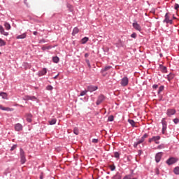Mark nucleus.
<instances>
[{
  "mask_svg": "<svg viewBox=\"0 0 179 179\" xmlns=\"http://www.w3.org/2000/svg\"><path fill=\"white\" fill-rule=\"evenodd\" d=\"M161 139L160 136H152V138H150L148 140V143H155V144L158 145L159 144V141Z\"/></svg>",
  "mask_w": 179,
  "mask_h": 179,
  "instance_id": "f257e3e1",
  "label": "nucleus"
},
{
  "mask_svg": "<svg viewBox=\"0 0 179 179\" xmlns=\"http://www.w3.org/2000/svg\"><path fill=\"white\" fill-rule=\"evenodd\" d=\"M178 160H179L178 158H175L174 157H171L170 158H169V159H167L166 163L169 166H171V165L177 163L178 162Z\"/></svg>",
  "mask_w": 179,
  "mask_h": 179,
  "instance_id": "f03ea898",
  "label": "nucleus"
},
{
  "mask_svg": "<svg viewBox=\"0 0 179 179\" xmlns=\"http://www.w3.org/2000/svg\"><path fill=\"white\" fill-rule=\"evenodd\" d=\"M165 120H166L165 118H163L162 120V134L163 135H165L167 130V122Z\"/></svg>",
  "mask_w": 179,
  "mask_h": 179,
  "instance_id": "7ed1b4c3",
  "label": "nucleus"
},
{
  "mask_svg": "<svg viewBox=\"0 0 179 179\" xmlns=\"http://www.w3.org/2000/svg\"><path fill=\"white\" fill-rule=\"evenodd\" d=\"M20 158H21V164H25L27 159L25 157L24 150L22 148H20Z\"/></svg>",
  "mask_w": 179,
  "mask_h": 179,
  "instance_id": "20e7f679",
  "label": "nucleus"
},
{
  "mask_svg": "<svg viewBox=\"0 0 179 179\" xmlns=\"http://www.w3.org/2000/svg\"><path fill=\"white\" fill-rule=\"evenodd\" d=\"M99 90L98 86H94V85H89L87 87V92L92 93L94 92H96Z\"/></svg>",
  "mask_w": 179,
  "mask_h": 179,
  "instance_id": "39448f33",
  "label": "nucleus"
},
{
  "mask_svg": "<svg viewBox=\"0 0 179 179\" xmlns=\"http://www.w3.org/2000/svg\"><path fill=\"white\" fill-rule=\"evenodd\" d=\"M22 100L34 101L37 100V97L35 96L25 95L24 97H22Z\"/></svg>",
  "mask_w": 179,
  "mask_h": 179,
  "instance_id": "423d86ee",
  "label": "nucleus"
},
{
  "mask_svg": "<svg viewBox=\"0 0 179 179\" xmlns=\"http://www.w3.org/2000/svg\"><path fill=\"white\" fill-rule=\"evenodd\" d=\"M120 85L122 87H125L129 85V78L127 76L123 77L121 80Z\"/></svg>",
  "mask_w": 179,
  "mask_h": 179,
  "instance_id": "0eeeda50",
  "label": "nucleus"
},
{
  "mask_svg": "<svg viewBox=\"0 0 179 179\" xmlns=\"http://www.w3.org/2000/svg\"><path fill=\"white\" fill-rule=\"evenodd\" d=\"M105 100V96L103 94H100L98 96L97 101L96 102V104L97 106H99L101 103H103V101Z\"/></svg>",
  "mask_w": 179,
  "mask_h": 179,
  "instance_id": "6e6552de",
  "label": "nucleus"
},
{
  "mask_svg": "<svg viewBox=\"0 0 179 179\" xmlns=\"http://www.w3.org/2000/svg\"><path fill=\"white\" fill-rule=\"evenodd\" d=\"M163 152H159L155 155V162L157 163H159L161 161V159L162 157Z\"/></svg>",
  "mask_w": 179,
  "mask_h": 179,
  "instance_id": "1a4fd4ad",
  "label": "nucleus"
},
{
  "mask_svg": "<svg viewBox=\"0 0 179 179\" xmlns=\"http://www.w3.org/2000/svg\"><path fill=\"white\" fill-rule=\"evenodd\" d=\"M47 73H48V69L43 68L41 71H39L37 73V75H38V77H41V76L46 75Z\"/></svg>",
  "mask_w": 179,
  "mask_h": 179,
  "instance_id": "9d476101",
  "label": "nucleus"
},
{
  "mask_svg": "<svg viewBox=\"0 0 179 179\" xmlns=\"http://www.w3.org/2000/svg\"><path fill=\"white\" fill-rule=\"evenodd\" d=\"M176 113V109H171V108L167 109L166 115L169 117H171V116L174 115Z\"/></svg>",
  "mask_w": 179,
  "mask_h": 179,
  "instance_id": "9b49d317",
  "label": "nucleus"
},
{
  "mask_svg": "<svg viewBox=\"0 0 179 179\" xmlns=\"http://www.w3.org/2000/svg\"><path fill=\"white\" fill-rule=\"evenodd\" d=\"M133 27L135 29V30H137L138 31H141L142 28L139 24H138L137 22H135L132 24Z\"/></svg>",
  "mask_w": 179,
  "mask_h": 179,
  "instance_id": "f8f14e48",
  "label": "nucleus"
},
{
  "mask_svg": "<svg viewBox=\"0 0 179 179\" xmlns=\"http://www.w3.org/2000/svg\"><path fill=\"white\" fill-rule=\"evenodd\" d=\"M15 129L17 131V132H20V131H22L23 129V126L20 124L17 123L15 125Z\"/></svg>",
  "mask_w": 179,
  "mask_h": 179,
  "instance_id": "ddd939ff",
  "label": "nucleus"
},
{
  "mask_svg": "<svg viewBox=\"0 0 179 179\" xmlns=\"http://www.w3.org/2000/svg\"><path fill=\"white\" fill-rule=\"evenodd\" d=\"M0 34L1 35H3L4 36H8L9 35L8 32H6L4 31L3 27H2V25H0Z\"/></svg>",
  "mask_w": 179,
  "mask_h": 179,
  "instance_id": "4468645a",
  "label": "nucleus"
},
{
  "mask_svg": "<svg viewBox=\"0 0 179 179\" xmlns=\"http://www.w3.org/2000/svg\"><path fill=\"white\" fill-rule=\"evenodd\" d=\"M144 143V141L141 138V139H139L138 141H137L136 142H134V148H136L138 146V145H140V144H141V143Z\"/></svg>",
  "mask_w": 179,
  "mask_h": 179,
  "instance_id": "2eb2a0df",
  "label": "nucleus"
},
{
  "mask_svg": "<svg viewBox=\"0 0 179 179\" xmlns=\"http://www.w3.org/2000/svg\"><path fill=\"white\" fill-rule=\"evenodd\" d=\"M27 38V33H24L21 35H19L16 37L17 40L19 39H25Z\"/></svg>",
  "mask_w": 179,
  "mask_h": 179,
  "instance_id": "dca6fc26",
  "label": "nucleus"
},
{
  "mask_svg": "<svg viewBox=\"0 0 179 179\" xmlns=\"http://www.w3.org/2000/svg\"><path fill=\"white\" fill-rule=\"evenodd\" d=\"M0 96H1L3 99L8 100V94L6 92H0Z\"/></svg>",
  "mask_w": 179,
  "mask_h": 179,
  "instance_id": "f3484780",
  "label": "nucleus"
},
{
  "mask_svg": "<svg viewBox=\"0 0 179 179\" xmlns=\"http://www.w3.org/2000/svg\"><path fill=\"white\" fill-rule=\"evenodd\" d=\"M89 41L88 37H84L81 39V44L85 45Z\"/></svg>",
  "mask_w": 179,
  "mask_h": 179,
  "instance_id": "a211bd4d",
  "label": "nucleus"
},
{
  "mask_svg": "<svg viewBox=\"0 0 179 179\" xmlns=\"http://www.w3.org/2000/svg\"><path fill=\"white\" fill-rule=\"evenodd\" d=\"M159 69L163 73H166L167 72V68L166 66H164L163 65L160 64L159 65Z\"/></svg>",
  "mask_w": 179,
  "mask_h": 179,
  "instance_id": "6ab92c4d",
  "label": "nucleus"
},
{
  "mask_svg": "<svg viewBox=\"0 0 179 179\" xmlns=\"http://www.w3.org/2000/svg\"><path fill=\"white\" fill-rule=\"evenodd\" d=\"M128 122L131 125L132 127H137L136 126V122L133 120H128Z\"/></svg>",
  "mask_w": 179,
  "mask_h": 179,
  "instance_id": "aec40b11",
  "label": "nucleus"
},
{
  "mask_svg": "<svg viewBox=\"0 0 179 179\" xmlns=\"http://www.w3.org/2000/svg\"><path fill=\"white\" fill-rule=\"evenodd\" d=\"M175 77V75L173 73H170L167 76V78L169 80V82H171Z\"/></svg>",
  "mask_w": 179,
  "mask_h": 179,
  "instance_id": "412c9836",
  "label": "nucleus"
},
{
  "mask_svg": "<svg viewBox=\"0 0 179 179\" xmlns=\"http://www.w3.org/2000/svg\"><path fill=\"white\" fill-rule=\"evenodd\" d=\"M78 33H79V29L78 27H74V29H73V36H76Z\"/></svg>",
  "mask_w": 179,
  "mask_h": 179,
  "instance_id": "4be33fe9",
  "label": "nucleus"
},
{
  "mask_svg": "<svg viewBox=\"0 0 179 179\" xmlns=\"http://www.w3.org/2000/svg\"><path fill=\"white\" fill-rule=\"evenodd\" d=\"M87 92H88V91L87 90H83V91L80 92L78 96H84L87 95Z\"/></svg>",
  "mask_w": 179,
  "mask_h": 179,
  "instance_id": "5701e85b",
  "label": "nucleus"
},
{
  "mask_svg": "<svg viewBox=\"0 0 179 179\" xmlns=\"http://www.w3.org/2000/svg\"><path fill=\"white\" fill-rule=\"evenodd\" d=\"M111 68H112V66H106L105 68L102 69L101 70V72L103 73V72L110 70Z\"/></svg>",
  "mask_w": 179,
  "mask_h": 179,
  "instance_id": "b1692460",
  "label": "nucleus"
},
{
  "mask_svg": "<svg viewBox=\"0 0 179 179\" xmlns=\"http://www.w3.org/2000/svg\"><path fill=\"white\" fill-rule=\"evenodd\" d=\"M166 148H167V145L164 144V143H162V144H160L157 146V149H159V150H162V149H164Z\"/></svg>",
  "mask_w": 179,
  "mask_h": 179,
  "instance_id": "393cba45",
  "label": "nucleus"
},
{
  "mask_svg": "<svg viewBox=\"0 0 179 179\" xmlns=\"http://www.w3.org/2000/svg\"><path fill=\"white\" fill-rule=\"evenodd\" d=\"M0 109L3 111H11L10 108H4L2 105H0Z\"/></svg>",
  "mask_w": 179,
  "mask_h": 179,
  "instance_id": "a878e982",
  "label": "nucleus"
},
{
  "mask_svg": "<svg viewBox=\"0 0 179 179\" xmlns=\"http://www.w3.org/2000/svg\"><path fill=\"white\" fill-rule=\"evenodd\" d=\"M52 48V47L51 45H48V46H43L41 48L43 51H45L47 50H51Z\"/></svg>",
  "mask_w": 179,
  "mask_h": 179,
  "instance_id": "bb28decb",
  "label": "nucleus"
},
{
  "mask_svg": "<svg viewBox=\"0 0 179 179\" xmlns=\"http://www.w3.org/2000/svg\"><path fill=\"white\" fill-rule=\"evenodd\" d=\"M52 61L54 63L57 64L59 62V59L57 57V56H54L52 57Z\"/></svg>",
  "mask_w": 179,
  "mask_h": 179,
  "instance_id": "cd10ccee",
  "label": "nucleus"
},
{
  "mask_svg": "<svg viewBox=\"0 0 179 179\" xmlns=\"http://www.w3.org/2000/svg\"><path fill=\"white\" fill-rule=\"evenodd\" d=\"M173 173L176 175H179V166H176L175 169H173Z\"/></svg>",
  "mask_w": 179,
  "mask_h": 179,
  "instance_id": "c85d7f7f",
  "label": "nucleus"
},
{
  "mask_svg": "<svg viewBox=\"0 0 179 179\" xmlns=\"http://www.w3.org/2000/svg\"><path fill=\"white\" fill-rule=\"evenodd\" d=\"M169 13H167L166 15H165V19L163 21V22H167L169 20H170V17L169 16Z\"/></svg>",
  "mask_w": 179,
  "mask_h": 179,
  "instance_id": "c756f323",
  "label": "nucleus"
},
{
  "mask_svg": "<svg viewBox=\"0 0 179 179\" xmlns=\"http://www.w3.org/2000/svg\"><path fill=\"white\" fill-rule=\"evenodd\" d=\"M113 178V179H122V176L120 175V173H117V174L115 176H114Z\"/></svg>",
  "mask_w": 179,
  "mask_h": 179,
  "instance_id": "7c9ffc66",
  "label": "nucleus"
},
{
  "mask_svg": "<svg viewBox=\"0 0 179 179\" xmlns=\"http://www.w3.org/2000/svg\"><path fill=\"white\" fill-rule=\"evenodd\" d=\"M4 27H5V28H6L7 30H10L11 27H10V24L9 23L5 22V23H4Z\"/></svg>",
  "mask_w": 179,
  "mask_h": 179,
  "instance_id": "2f4dec72",
  "label": "nucleus"
},
{
  "mask_svg": "<svg viewBox=\"0 0 179 179\" xmlns=\"http://www.w3.org/2000/svg\"><path fill=\"white\" fill-rule=\"evenodd\" d=\"M6 45V43L2 38H0V47L5 46Z\"/></svg>",
  "mask_w": 179,
  "mask_h": 179,
  "instance_id": "473e14b6",
  "label": "nucleus"
},
{
  "mask_svg": "<svg viewBox=\"0 0 179 179\" xmlns=\"http://www.w3.org/2000/svg\"><path fill=\"white\" fill-rule=\"evenodd\" d=\"M57 122V120L56 119H52L50 121H49V124L50 125H54Z\"/></svg>",
  "mask_w": 179,
  "mask_h": 179,
  "instance_id": "72a5a7b5",
  "label": "nucleus"
},
{
  "mask_svg": "<svg viewBox=\"0 0 179 179\" xmlns=\"http://www.w3.org/2000/svg\"><path fill=\"white\" fill-rule=\"evenodd\" d=\"M73 132L74 133L75 135H79V130L77 127H76L74 130H73Z\"/></svg>",
  "mask_w": 179,
  "mask_h": 179,
  "instance_id": "f704fd0d",
  "label": "nucleus"
},
{
  "mask_svg": "<svg viewBox=\"0 0 179 179\" xmlns=\"http://www.w3.org/2000/svg\"><path fill=\"white\" fill-rule=\"evenodd\" d=\"M28 117H29L27 118V122H31L32 120H31V117H32V115H31V114H29V115H28Z\"/></svg>",
  "mask_w": 179,
  "mask_h": 179,
  "instance_id": "c9c22d12",
  "label": "nucleus"
},
{
  "mask_svg": "<svg viewBox=\"0 0 179 179\" xmlns=\"http://www.w3.org/2000/svg\"><path fill=\"white\" fill-rule=\"evenodd\" d=\"M164 87L163 85L160 86L158 90V94H160L162 92L164 91Z\"/></svg>",
  "mask_w": 179,
  "mask_h": 179,
  "instance_id": "e433bc0d",
  "label": "nucleus"
},
{
  "mask_svg": "<svg viewBox=\"0 0 179 179\" xmlns=\"http://www.w3.org/2000/svg\"><path fill=\"white\" fill-rule=\"evenodd\" d=\"M85 62H86V64H87V66H88L90 69H91V68H92V66H91V64H90V60H88V59H86Z\"/></svg>",
  "mask_w": 179,
  "mask_h": 179,
  "instance_id": "4c0bfd02",
  "label": "nucleus"
},
{
  "mask_svg": "<svg viewBox=\"0 0 179 179\" xmlns=\"http://www.w3.org/2000/svg\"><path fill=\"white\" fill-rule=\"evenodd\" d=\"M114 157L116 158V159H119L120 158V153L118 152H114Z\"/></svg>",
  "mask_w": 179,
  "mask_h": 179,
  "instance_id": "58836bf2",
  "label": "nucleus"
},
{
  "mask_svg": "<svg viewBox=\"0 0 179 179\" xmlns=\"http://www.w3.org/2000/svg\"><path fill=\"white\" fill-rule=\"evenodd\" d=\"M46 90H47L48 91H52V90H53L52 85H48V86L46 87Z\"/></svg>",
  "mask_w": 179,
  "mask_h": 179,
  "instance_id": "ea45409f",
  "label": "nucleus"
},
{
  "mask_svg": "<svg viewBox=\"0 0 179 179\" xmlns=\"http://www.w3.org/2000/svg\"><path fill=\"white\" fill-rule=\"evenodd\" d=\"M147 138H148V134H145L141 138L145 142Z\"/></svg>",
  "mask_w": 179,
  "mask_h": 179,
  "instance_id": "a19ab883",
  "label": "nucleus"
},
{
  "mask_svg": "<svg viewBox=\"0 0 179 179\" xmlns=\"http://www.w3.org/2000/svg\"><path fill=\"white\" fill-rule=\"evenodd\" d=\"M108 120L109 122H113L114 120V117L113 115L109 116Z\"/></svg>",
  "mask_w": 179,
  "mask_h": 179,
  "instance_id": "79ce46f5",
  "label": "nucleus"
},
{
  "mask_svg": "<svg viewBox=\"0 0 179 179\" xmlns=\"http://www.w3.org/2000/svg\"><path fill=\"white\" fill-rule=\"evenodd\" d=\"M137 37V34L136 33H133L131 34V38L136 39Z\"/></svg>",
  "mask_w": 179,
  "mask_h": 179,
  "instance_id": "37998d69",
  "label": "nucleus"
},
{
  "mask_svg": "<svg viewBox=\"0 0 179 179\" xmlns=\"http://www.w3.org/2000/svg\"><path fill=\"white\" fill-rule=\"evenodd\" d=\"M173 123H175V124H178L179 123V119L178 118L173 119Z\"/></svg>",
  "mask_w": 179,
  "mask_h": 179,
  "instance_id": "c03bdc74",
  "label": "nucleus"
},
{
  "mask_svg": "<svg viewBox=\"0 0 179 179\" xmlns=\"http://www.w3.org/2000/svg\"><path fill=\"white\" fill-rule=\"evenodd\" d=\"M132 176L131 175H127L123 178V179H131Z\"/></svg>",
  "mask_w": 179,
  "mask_h": 179,
  "instance_id": "a18cd8bd",
  "label": "nucleus"
},
{
  "mask_svg": "<svg viewBox=\"0 0 179 179\" xmlns=\"http://www.w3.org/2000/svg\"><path fill=\"white\" fill-rule=\"evenodd\" d=\"M92 143H99V139L96 138H93L92 141Z\"/></svg>",
  "mask_w": 179,
  "mask_h": 179,
  "instance_id": "49530a36",
  "label": "nucleus"
},
{
  "mask_svg": "<svg viewBox=\"0 0 179 179\" xmlns=\"http://www.w3.org/2000/svg\"><path fill=\"white\" fill-rule=\"evenodd\" d=\"M17 148V145L16 144H15V145H13L12 147H11V148H10V151L12 152V151H13L15 149H16Z\"/></svg>",
  "mask_w": 179,
  "mask_h": 179,
  "instance_id": "de8ad7c7",
  "label": "nucleus"
},
{
  "mask_svg": "<svg viewBox=\"0 0 179 179\" xmlns=\"http://www.w3.org/2000/svg\"><path fill=\"white\" fill-rule=\"evenodd\" d=\"M45 43H46V41H45V39H41V40L39 41V43H40V44Z\"/></svg>",
  "mask_w": 179,
  "mask_h": 179,
  "instance_id": "09e8293b",
  "label": "nucleus"
},
{
  "mask_svg": "<svg viewBox=\"0 0 179 179\" xmlns=\"http://www.w3.org/2000/svg\"><path fill=\"white\" fill-rule=\"evenodd\" d=\"M155 173H156L157 175H159V169H158V168H156V169H155Z\"/></svg>",
  "mask_w": 179,
  "mask_h": 179,
  "instance_id": "8fccbe9b",
  "label": "nucleus"
},
{
  "mask_svg": "<svg viewBox=\"0 0 179 179\" xmlns=\"http://www.w3.org/2000/svg\"><path fill=\"white\" fill-rule=\"evenodd\" d=\"M157 88H158V85L155 84V85H152V89L153 90H157Z\"/></svg>",
  "mask_w": 179,
  "mask_h": 179,
  "instance_id": "3c124183",
  "label": "nucleus"
},
{
  "mask_svg": "<svg viewBox=\"0 0 179 179\" xmlns=\"http://www.w3.org/2000/svg\"><path fill=\"white\" fill-rule=\"evenodd\" d=\"M110 169L112 171L115 170V166H110Z\"/></svg>",
  "mask_w": 179,
  "mask_h": 179,
  "instance_id": "603ef678",
  "label": "nucleus"
},
{
  "mask_svg": "<svg viewBox=\"0 0 179 179\" xmlns=\"http://www.w3.org/2000/svg\"><path fill=\"white\" fill-rule=\"evenodd\" d=\"M166 23H167V24H173V20H169Z\"/></svg>",
  "mask_w": 179,
  "mask_h": 179,
  "instance_id": "864d4df0",
  "label": "nucleus"
},
{
  "mask_svg": "<svg viewBox=\"0 0 179 179\" xmlns=\"http://www.w3.org/2000/svg\"><path fill=\"white\" fill-rule=\"evenodd\" d=\"M179 8V4H175V10H178Z\"/></svg>",
  "mask_w": 179,
  "mask_h": 179,
  "instance_id": "5fc2aeb1",
  "label": "nucleus"
},
{
  "mask_svg": "<svg viewBox=\"0 0 179 179\" xmlns=\"http://www.w3.org/2000/svg\"><path fill=\"white\" fill-rule=\"evenodd\" d=\"M89 56H90V53L86 52V53L85 54V58H87Z\"/></svg>",
  "mask_w": 179,
  "mask_h": 179,
  "instance_id": "6e6d98bb",
  "label": "nucleus"
},
{
  "mask_svg": "<svg viewBox=\"0 0 179 179\" xmlns=\"http://www.w3.org/2000/svg\"><path fill=\"white\" fill-rule=\"evenodd\" d=\"M40 179H43V173H41L40 175Z\"/></svg>",
  "mask_w": 179,
  "mask_h": 179,
  "instance_id": "4d7b16f0",
  "label": "nucleus"
},
{
  "mask_svg": "<svg viewBox=\"0 0 179 179\" xmlns=\"http://www.w3.org/2000/svg\"><path fill=\"white\" fill-rule=\"evenodd\" d=\"M33 35L34 36H37L38 35V32L37 31H34L33 32Z\"/></svg>",
  "mask_w": 179,
  "mask_h": 179,
  "instance_id": "13d9d810",
  "label": "nucleus"
},
{
  "mask_svg": "<svg viewBox=\"0 0 179 179\" xmlns=\"http://www.w3.org/2000/svg\"><path fill=\"white\" fill-rule=\"evenodd\" d=\"M58 76H59V74H57V76H55L53 78H54V79H57V77H58Z\"/></svg>",
  "mask_w": 179,
  "mask_h": 179,
  "instance_id": "bf43d9fd",
  "label": "nucleus"
},
{
  "mask_svg": "<svg viewBox=\"0 0 179 179\" xmlns=\"http://www.w3.org/2000/svg\"><path fill=\"white\" fill-rule=\"evenodd\" d=\"M84 100H85V101H87V97H85V98H84Z\"/></svg>",
  "mask_w": 179,
  "mask_h": 179,
  "instance_id": "052dcab7",
  "label": "nucleus"
},
{
  "mask_svg": "<svg viewBox=\"0 0 179 179\" xmlns=\"http://www.w3.org/2000/svg\"><path fill=\"white\" fill-rule=\"evenodd\" d=\"M108 50H109V48H106V51L108 52Z\"/></svg>",
  "mask_w": 179,
  "mask_h": 179,
  "instance_id": "680f3d73",
  "label": "nucleus"
},
{
  "mask_svg": "<svg viewBox=\"0 0 179 179\" xmlns=\"http://www.w3.org/2000/svg\"><path fill=\"white\" fill-rule=\"evenodd\" d=\"M80 100H81V101H84V99H83V98H80Z\"/></svg>",
  "mask_w": 179,
  "mask_h": 179,
  "instance_id": "e2e57ef3",
  "label": "nucleus"
},
{
  "mask_svg": "<svg viewBox=\"0 0 179 179\" xmlns=\"http://www.w3.org/2000/svg\"><path fill=\"white\" fill-rule=\"evenodd\" d=\"M160 57H162V53H160Z\"/></svg>",
  "mask_w": 179,
  "mask_h": 179,
  "instance_id": "0e129e2a",
  "label": "nucleus"
},
{
  "mask_svg": "<svg viewBox=\"0 0 179 179\" xmlns=\"http://www.w3.org/2000/svg\"><path fill=\"white\" fill-rule=\"evenodd\" d=\"M68 7H69V8H71V6H68Z\"/></svg>",
  "mask_w": 179,
  "mask_h": 179,
  "instance_id": "69168bd1",
  "label": "nucleus"
},
{
  "mask_svg": "<svg viewBox=\"0 0 179 179\" xmlns=\"http://www.w3.org/2000/svg\"><path fill=\"white\" fill-rule=\"evenodd\" d=\"M132 179H137L136 178H132Z\"/></svg>",
  "mask_w": 179,
  "mask_h": 179,
  "instance_id": "338daca9",
  "label": "nucleus"
},
{
  "mask_svg": "<svg viewBox=\"0 0 179 179\" xmlns=\"http://www.w3.org/2000/svg\"><path fill=\"white\" fill-rule=\"evenodd\" d=\"M173 19H176V17H173Z\"/></svg>",
  "mask_w": 179,
  "mask_h": 179,
  "instance_id": "774afa93",
  "label": "nucleus"
}]
</instances>
